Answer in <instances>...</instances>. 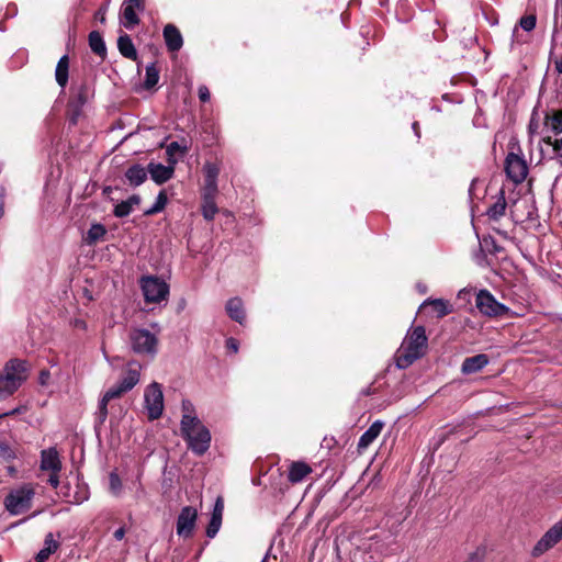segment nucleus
Instances as JSON below:
<instances>
[{
  "instance_id": "nucleus-1",
  "label": "nucleus",
  "mask_w": 562,
  "mask_h": 562,
  "mask_svg": "<svg viewBox=\"0 0 562 562\" xmlns=\"http://www.w3.org/2000/svg\"><path fill=\"white\" fill-rule=\"evenodd\" d=\"M181 436L188 448L195 454H204L211 445V432L200 418L186 417L180 422Z\"/></svg>"
},
{
  "instance_id": "nucleus-2",
  "label": "nucleus",
  "mask_w": 562,
  "mask_h": 562,
  "mask_svg": "<svg viewBox=\"0 0 562 562\" xmlns=\"http://www.w3.org/2000/svg\"><path fill=\"white\" fill-rule=\"evenodd\" d=\"M427 347V336L423 326H416L411 329L400 349L396 364L401 369L409 367L415 360L419 359Z\"/></svg>"
},
{
  "instance_id": "nucleus-3",
  "label": "nucleus",
  "mask_w": 562,
  "mask_h": 562,
  "mask_svg": "<svg viewBox=\"0 0 562 562\" xmlns=\"http://www.w3.org/2000/svg\"><path fill=\"white\" fill-rule=\"evenodd\" d=\"M27 362L20 359L9 360L0 372V400L12 395L27 380Z\"/></svg>"
},
{
  "instance_id": "nucleus-4",
  "label": "nucleus",
  "mask_w": 562,
  "mask_h": 562,
  "mask_svg": "<svg viewBox=\"0 0 562 562\" xmlns=\"http://www.w3.org/2000/svg\"><path fill=\"white\" fill-rule=\"evenodd\" d=\"M34 496V486L25 483L11 490L5 496L3 504L10 515L18 516L31 509Z\"/></svg>"
},
{
  "instance_id": "nucleus-5",
  "label": "nucleus",
  "mask_w": 562,
  "mask_h": 562,
  "mask_svg": "<svg viewBox=\"0 0 562 562\" xmlns=\"http://www.w3.org/2000/svg\"><path fill=\"white\" fill-rule=\"evenodd\" d=\"M139 284L147 303H160L169 295V285L158 277H143Z\"/></svg>"
},
{
  "instance_id": "nucleus-6",
  "label": "nucleus",
  "mask_w": 562,
  "mask_h": 562,
  "mask_svg": "<svg viewBox=\"0 0 562 562\" xmlns=\"http://www.w3.org/2000/svg\"><path fill=\"white\" fill-rule=\"evenodd\" d=\"M130 341L134 352L154 357L157 352L158 339L155 334L145 328L133 329Z\"/></svg>"
},
{
  "instance_id": "nucleus-7",
  "label": "nucleus",
  "mask_w": 562,
  "mask_h": 562,
  "mask_svg": "<svg viewBox=\"0 0 562 562\" xmlns=\"http://www.w3.org/2000/svg\"><path fill=\"white\" fill-rule=\"evenodd\" d=\"M475 306L481 314L487 317H501L509 312V307L499 303L487 290H480L476 293Z\"/></svg>"
},
{
  "instance_id": "nucleus-8",
  "label": "nucleus",
  "mask_w": 562,
  "mask_h": 562,
  "mask_svg": "<svg viewBox=\"0 0 562 562\" xmlns=\"http://www.w3.org/2000/svg\"><path fill=\"white\" fill-rule=\"evenodd\" d=\"M40 469L49 473L47 482L52 487L57 488L59 485L61 461L55 448L42 450Z\"/></svg>"
},
{
  "instance_id": "nucleus-9",
  "label": "nucleus",
  "mask_w": 562,
  "mask_h": 562,
  "mask_svg": "<svg viewBox=\"0 0 562 562\" xmlns=\"http://www.w3.org/2000/svg\"><path fill=\"white\" fill-rule=\"evenodd\" d=\"M144 400L148 418L151 420L159 418L164 411V395L160 384L154 382L148 385L145 390Z\"/></svg>"
},
{
  "instance_id": "nucleus-10",
  "label": "nucleus",
  "mask_w": 562,
  "mask_h": 562,
  "mask_svg": "<svg viewBox=\"0 0 562 562\" xmlns=\"http://www.w3.org/2000/svg\"><path fill=\"white\" fill-rule=\"evenodd\" d=\"M562 540V519L555 522L535 544L531 554L539 558Z\"/></svg>"
},
{
  "instance_id": "nucleus-11",
  "label": "nucleus",
  "mask_w": 562,
  "mask_h": 562,
  "mask_svg": "<svg viewBox=\"0 0 562 562\" xmlns=\"http://www.w3.org/2000/svg\"><path fill=\"white\" fill-rule=\"evenodd\" d=\"M505 172L514 183H521L528 175L526 160L515 153H509L505 160Z\"/></svg>"
},
{
  "instance_id": "nucleus-12",
  "label": "nucleus",
  "mask_w": 562,
  "mask_h": 562,
  "mask_svg": "<svg viewBox=\"0 0 562 562\" xmlns=\"http://www.w3.org/2000/svg\"><path fill=\"white\" fill-rule=\"evenodd\" d=\"M198 510L192 506H184L177 519V535L186 539L192 537Z\"/></svg>"
},
{
  "instance_id": "nucleus-13",
  "label": "nucleus",
  "mask_w": 562,
  "mask_h": 562,
  "mask_svg": "<svg viewBox=\"0 0 562 562\" xmlns=\"http://www.w3.org/2000/svg\"><path fill=\"white\" fill-rule=\"evenodd\" d=\"M143 10L144 3L142 0H124L122 5L121 24L127 30H133L139 23L137 11Z\"/></svg>"
},
{
  "instance_id": "nucleus-14",
  "label": "nucleus",
  "mask_w": 562,
  "mask_h": 562,
  "mask_svg": "<svg viewBox=\"0 0 562 562\" xmlns=\"http://www.w3.org/2000/svg\"><path fill=\"white\" fill-rule=\"evenodd\" d=\"M204 188L203 198H215L217 193V177L220 168L212 162H206L203 167Z\"/></svg>"
},
{
  "instance_id": "nucleus-15",
  "label": "nucleus",
  "mask_w": 562,
  "mask_h": 562,
  "mask_svg": "<svg viewBox=\"0 0 562 562\" xmlns=\"http://www.w3.org/2000/svg\"><path fill=\"white\" fill-rule=\"evenodd\" d=\"M125 391H123L122 386L120 384L113 385L110 387L102 396V398L99 402L97 416L100 420V423H103L108 417V403L111 400L121 397Z\"/></svg>"
},
{
  "instance_id": "nucleus-16",
  "label": "nucleus",
  "mask_w": 562,
  "mask_h": 562,
  "mask_svg": "<svg viewBox=\"0 0 562 562\" xmlns=\"http://www.w3.org/2000/svg\"><path fill=\"white\" fill-rule=\"evenodd\" d=\"M162 36L169 52H178L183 45V37L179 29L173 24L164 27Z\"/></svg>"
},
{
  "instance_id": "nucleus-17",
  "label": "nucleus",
  "mask_w": 562,
  "mask_h": 562,
  "mask_svg": "<svg viewBox=\"0 0 562 562\" xmlns=\"http://www.w3.org/2000/svg\"><path fill=\"white\" fill-rule=\"evenodd\" d=\"M148 172L157 184H162L172 178L175 169L172 166L150 162L148 165Z\"/></svg>"
},
{
  "instance_id": "nucleus-18",
  "label": "nucleus",
  "mask_w": 562,
  "mask_h": 562,
  "mask_svg": "<svg viewBox=\"0 0 562 562\" xmlns=\"http://www.w3.org/2000/svg\"><path fill=\"white\" fill-rule=\"evenodd\" d=\"M488 362V357L485 353L469 357L463 360L461 371L463 374L476 373L486 367Z\"/></svg>"
},
{
  "instance_id": "nucleus-19",
  "label": "nucleus",
  "mask_w": 562,
  "mask_h": 562,
  "mask_svg": "<svg viewBox=\"0 0 562 562\" xmlns=\"http://www.w3.org/2000/svg\"><path fill=\"white\" fill-rule=\"evenodd\" d=\"M384 423L375 420L360 437L358 441V450L367 449L381 434Z\"/></svg>"
},
{
  "instance_id": "nucleus-20",
  "label": "nucleus",
  "mask_w": 562,
  "mask_h": 562,
  "mask_svg": "<svg viewBox=\"0 0 562 562\" xmlns=\"http://www.w3.org/2000/svg\"><path fill=\"white\" fill-rule=\"evenodd\" d=\"M312 468L302 461H294L289 468L288 479L291 483L296 484L302 482L310 473Z\"/></svg>"
},
{
  "instance_id": "nucleus-21",
  "label": "nucleus",
  "mask_w": 562,
  "mask_h": 562,
  "mask_svg": "<svg viewBox=\"0 0 562 562\" xmlns=\"http://www.w3.org/2000/svg\"><path fill=\"white\" fill-rule=\"evenodd\" d=\"M59 546V542L54 539V535L48 532L45 536L43 549L35 555V561L46 562L49 557L58 550Z\"/></svg>"
},
{
  "instance_id": "nucleus-22",
  "label": "nucleus",
  "mask_w": 562,
  "mask_h": 562,
  "mask_svg": "<svg viewBox=\"0 0 562 562\" xmlns=\"http://www.w3.org/2000/svg\"><path fill=\"white\" fill-rule=\"evenodd\" d=\"M543 125L554 134L562 133V110L547 111L543 117Z\"/></svg>"
},
{
  "instance_id": "nucleus-23",
  "label": "nucleus",
  "mask_w": 562,
  "mask_h": 562,
  "mask_svg": "<svg viewBox=\"0 0 562 562\" xmlns=\"http://www.w3.org/2000/svg\"><path fill=\"white\" fill-rule=\"evenodd\" d=\"M507 202L505 199L504 190H499L496 201L487 209V216L490 220L498 221L505 215Z\"/></svg>"
},
{
  "instance_id": "nucleus-24",
  "label": "nucleus",
  "mask_w": 562,
  "mask_h": 562,
  "mask_svg": "<svg viewBox=\"0 0 562 562\" xmlns=\"http://www.w3.org/2000/svg\"><path fill=\"white\" fill-rule=\"evenodd\" d=\"M139 376V368L135 363H131L117 384L122 386L123 391L128 392L138 383Z\"/></svg>"
},
{
  "instance_id": "nucleus-25",
  "label": "nucleus",
  "mask_w": 562,
  "mask_h": 562,
  "mask_svg": "<svg viewBox=\"0 0 562 562\" xmlns=\"http://www.w3.org/2000/svg\"><path fill=\"white\" fill-rule=\"evenodd\" d=\"M226 312L235 322L239 324L244 323L246 315L244 311V304L239 297H233L227 301Z\"/></svg>"
},
{
  "instance_id": "nucleus-26",
  "label": "nucleus",
  "mask_w": 562,
  "mask_h": 562,
  "mask_svg": "<svg viewBox=\"0 0 562 562\" xmlns=\"http://www.w3.org/2000/svg\"><path fill=\"white\" fill-rule=\"evenodd\" d=\"M427 306L431 307L432 312L436 314L438 318L445 317L446 315L452 312L451 304L442 299H428L422 304V307Z\"/></svg>"
},
{
  "instance_id": "nucleus-27",
  "label": "nucleus",
  "mask_w": 562,
  "mask_h": 562,
  "mask_svg": "<svg viewBox=\"0 0 562 562\" xmlns=\"http://www.w3.org/2000/svg\"><path fill=\"white\" fill-rule=\"evenodd\" d=\"M117 48L122 56L131 60H136L137 52L133 44L132 38L127 34H122L117 40Z\"/></svg>"
},
{
  "instance_id": "nucleus-28",
  "label": "nucleus",
  "mask_w": 562,
  "mask_h": 562,
  "mask_svg": "<svg viewBox=\"0 0 562 562\" xmlns=\"http://www.w3.org/2000/svg\"><path fill=\"white\" fill-rule=\"evenodd\" d=\"M125 177L131 186L138 187L147 179V170L140 165H133L126 170Z\"/></svg>"
},
{
  "instance_id": "nucleus-29",
  "label": "nucleus",
  "mask_w": 562,
  "mask_h": 562,
  "mask_svg": "<svg viewBox=\"0 0 562 562\" xmlns=\"http://www.w3.org/2000/svg\"><path fill=\"white\" fill-rule=\"evenodd\" d=\"M68 69L69 58L68 55H64L59 58L55 69L56 81L61 88H65L68 82Z\"/></svg>"
},
{
  "instance_id": "nucleus-30",
  "label": "nucleus",
  "mask_w": 562,
  "mask_h": 562,
  "mask_svg": "<svg viewBox=\"0 0 562 562\" xmlns=\"http://www.w3.org/2000/svg\"><path fill=\"white\" fill-rule=\"evenodd\" d=\"M89 46L91 50L99 56H104L106 53L104 41L98 31H92L89 34Z\"/></svg>"
},
{
  "instance_id": "nucleus-31",
  "label": "nucleus",
  "mask_w": 562,
  "mask_h": 562,
  "mask_svg": "<svg viewBox=\"0 0 562 562\" xmlns=\"http://www.w3.org/2000/svg\"><path fill=\"white\" fill-rule=\"evenodd\" d=\"M106 234V229L102 224H92L86 235V241L89 245H93L101 240Z\"/></svg>"
},
{
  "instance_id": "nucleus-32",
  "label": "nucleus",
  "mask_w": 562,
  "mask_h": 562,
  "mask_svg": "<svg viewBox=\"0 0 562 562\" xmlns=\"http://www.w3.org/2000/svg\"><path fill=\"white\" fill-rule=\"evenodd\" d=\"M159 80V70L156 67V65L153 63L146 67V75H145V88L151 89L154 88Z\"/></svg>"
},
{
  "instance_id": "nucleus-33",
  "label": "nucleus",
  "mask_w": 562,
  "mask_h": 562,
  "mask_svg": "<svg viewBox=\"0 0 562 562\" xmlns=\"http://www.w3.org/2000/svg\"><path fill=\"white\" fill-rule=\"evenodd\" d=\"M215 198H203L202 214L205 220L212 221L217 213Z\"/></svg>"
},
{
  "instance_id": "nucleus-34",
  "label": "nucleus",
  "mask_w": 562,
  "mask_h": 562,
  "mask_svg": "<svg viewBox=\"0 0 562 562\" xmlns=\"http://www.w3.org/2000/svg\"><path fill=\"white\" fill-rule=\"evenodd\" d=\"M167 202H168L167 194L165 193V191H160L156 198L155 203L148 210H146L144 212V214L153 215V214L161 212L166 207Z\"/></svg>"
},
{
  "instance_id": "nucleus-35",
  "label": "nucleus",
  "mask_w": 562,
  "mask_h": 562,
  "mask_svg": "<svg viewBox=\"0 0 562 562\" xmlns=\"http://www.w3.org/2000/svg\"><path fill=\"white\" fill-rule=\"evenodd\" d=\"M222 519H223V517H221V516L211 515L210 522L206 527V536L209 538H214L217 535V532L222 526Z\"/></svg>"
},
{
  "instance_id": "nucleus-36",
  "label": "nucleus",
  "mask_w": 562,
  "mask_h": 562,
  "mask_svg": "<svg viewBox=\"0 0 562 562\" xmlns=\"http://www.w3.org/2000/svg\"><path fill=\"white\" fill-rule=\"evenodd\" d=\"M109 487L112 494L120 495L122 492V481L116 472H111L109 475Z\"/></svg>"
},
{
  "instance_id": "nucleus-37",
  "label": "nucleus",
  "mask_w": 562,
  "mask_h": 562,
  "mask_svg": "<svg viewBox=\"0 0 562 562\" xmlns=\"http://www.w3.org/2000/svg\"><path fill=\"white\" fill-rule=\"evenodd\" d=\"M542 142L549 146H552L554 157L562 158V137L552 139L551 136H546L542 138Z\"/></svg>"
},
{
  "instance_id": "nucleus-38",
  "label": "nucleus",
  "mask_w": 562,
  "mask_h": 562,
  "mask_svg": "<svg viewBox=\"0 0 562 562\" xmlns=\"http://www.w3.org/2000/svg\"><path fill=\"white\" fill-rule=\"evenodd\" d=\"M181 408H182L181 422H184L186 417L199 418L195 414V408L191 401L182 400Z\"/></svg>"
},
{
  "instance_id": "nucleus-39",
  "label": "nucleus",
  "mask_w": 562,
  "mask_h": 562,
  "mask_svg": "<svg viewBox=\"0 0 562 562\" xmlns=\"http://www.w3.org/2000/svg\"><path fill=\"white\" fill-rule=\"evenodd\" d=\"M537 18L535 14L525 15L519 20V26L526 32H530L536 27Z\"/></svg>"
},
{
  "instance_id": "nucleus-40",
  "label": "nucleus",
  "mask_w": 562,
  "mask_h": 562,
  "mask_svg": "<svg viewBox=\"0 0 562 562\" xmlns=\"http://www.w3.org/2000/svg\"><path fill=\"white\" fill-rule=\"evenodd\" d=\"M133 209L128 205V203H126V201H122L115 205L113 214L116 217H125L130 215Z\"/></svg>"
},
{
  "instance_id": "nucleus-41",
  "label": "nucleus",
  "mask_w": 562,
  "mask_h": 562,
  "mask_svg": "<svg viewBox=\"0 0 562 562\" xmlns=\"http://www.w3.org/2000/svg\"><path fill=\"white\" fill-rule=\"evenodd\" d=\"M539 127H540V121L537 117L536 111H533L532 114H531V117H530L529 125H528V133H529V135L533 136V135L538 134L539 133Z\"/></svg>"
},
{
  "instance_id": "nucleus-42",
  "label": "nucleus",
  "mask_w": 562,
  "mask_h": 562,
  "mask_svg": "<svg viewBox=\"0 0 562 562\" xmlns=\"http://www.w3.org/2000/svg\"><path fill=\"white\" fill-rule=\"evenodd\" d=\"M223 512H224L223 498L222 497H217V499H216V502L214 504V508H213L212 515L223 517Z\"/></svg>"
},
{
  "instance_id": "nucleus-43",
  "label": "nucleus",
  "mask_w": 562,
  "mask_h": 562,
  "mask_svg": "<svg viewBox=\"0 0 562 562\" xmlns=\"http://www.w3.org/2000/svg\"><path fill=\"white\" fill-rule=\"evenodd\" d=\"M198 93H199V99L202 102L210 101L211 94H210L209 88L206 86H203V85L200 86L199 90H198Z\"/></svg>"
},
{
  "instance_id": "nucleus-44",
  "label": "nucleus",
  "mask_w": 562,
  "mask_h": 562,
  "mask_svg": "<svg viewBox=\"0 0 562 562\" xmlns=\"http://www.w3.org/2000/svg\"><path fill=\"white\" fill-rule=\"evenodd\" d=\"M108 10V3L103 4L97 12L95 19H98L101 23H105V14Z\"/></svg>"
},
{
  "instance_id": "nucleus-45",
  "label": "nucleus",
  "mask_w": 562,
  "mask_h": 562,
  "mask_svg": "<svg viewBox=\"0 0 562 562\" xmlns=\"http://www.w3.org/2000/svg\"><path fill=\"white\" fill-rule=\"evenodd\" d=\"M226 347L228 350L233 351L234 353H236L238 351V347H239V344H238V340L235 339V338H228L226 340Z\"/></svg>"
},
{
  "instance_id": "nucleus-46",
  "label": "nucleus",
  "mask_w": 562,
  "mask_h": 562,
  "mask_svg": "<svg viewBox=\"0 0 562 562\" xmlns=\"http://www.w3.org/2000/svg\"><path fill=\"white\" fill-rule=\"evenodd\" d=\"M10 458V448L5 443L0 442V462Z\"/></svg>"
},
{
  "instance_id": "nucleus-47",
  "label": "nucleus",
  "mask_w": 562,
  "mask_h": 562,
  "mask_svg": "<svg viewBox=\"0 0 562 562\" xmlns=\"http://www.w3.org/2000/svg\"><path fill=\"white\" fill-rule=\"evenodd\" d=\"M126 203H128V205L133 209L134 205H138L140 203V198L139 195L137 194H133L132 196H130L127 200H125Z\"/></svg>"
},
{
  "instance_id": "nucleus-48",
  "label": "nucleus",
  "mask_w": 562,
  "mask_h": 562,
  "mask_svg": "<svg viewBox=\"0 0 562 562\" xmlns=\"http://www.w3.org/2000/svg\"><path fill=\"white\" fill-rule=\"evenodd\" d=\"M464 562H482V554L475 551L471 553Z\"/></svg>"
},
{
  "instance_id": "nucleus-49",
  "label": "nucleus",
  "mask_w": 562,
  "mask_h": 562,
  "mask_svg": "<svg viewBox=\"0 0 562 562\" xmlns=\"http://www.w3.org/2000/svg\"><path fill=\"white\" fill-rule=\"evenodd\" d=\"M180 149H181V147H180L179 143H177V142H172V143H170V144H169V146L167 147V153H168V154H172L173 151H176V150H180Z\"/></svg>"
},
{
  "instance_id": "nucleus-50",
  "label": "nucleus",
  "mask_w": 562,
  "mask_h": 562,
  "mask_svg": "<svg viewBox=\"0 0 562 562\" xmlns=\"http://www.w3.org/2000/svg\"><path fill=\"white\" fill-rule=\"evenodd\" d=\"M49 376H50V374L48 371H46V370L41 371V374H40L41 384H46V381L49 379Z\"/></svg>"
},
{
  "instance_id": "nucleus-51",
  "label": "nucleus",
  "mask_w": 562,
  "mask_h": 562,
  "mask_svg": "<svg viewBox=\"0 0 562 562\" xmlns=\"http://www.w3.org/2000/svg\"><path fill=\"white\" fill-rule=\"evenodd\" d=\"M124 536H125V529L123 527H121L114 531V538L116 540H122L124 538Z\"/></svg>"
},
{
  "instance_id": "nucleus-52",
  "label": "nucleus",
  "mask_w": 562,
  "mask_h": 562,
  "mask_svg": "<svg viewBox=\"0 0 562 562\" xmlns=\"http://www.w3.org/2000/svg\"><path fill=\"white\" fill-rule=\"evenodd\" d=\"M555 69L559 74H562V56L555 60Z\"/></svg>"
},
{
  "instance_id": "nucleus-53",
  "label": "nucleus",
  "mask_w": 562,
  "mask_h": 562,
  "mask_svg": "<svg viewBox=\"0 0 562 562\" xmlns=\"http://www.w3.org/2000/svg\"><path fill=\"white\" fill-rule=\"evenodd\" d=\"M78 101L80 102V104H83L86 102V98L83 95V91H80L79 94H78Z\"/></svg>"
},
{
  "instance_id": "nucleus-54",
  "label": "nucleus",
  "mask_w": 562,
  "mask_h": 562,
  "mask_svg": "<svg viewBox=\"0 0 562 562\" xmlns=\"http://www.w3.org/2000/svg\"><path fill=\"white\" fill-rule=\"evenodd\" d=\"M7 469H8V473H9L11 476H14V474H15V472H16L15 468L10 465V467H8Z\"/></svg>"
},
{
  "instance_id": "nucleus-55",
  "label": "nucleus",
  "mask_w": 562,
  "mask_h": 562,
  "mask_svg": "<svg viewBox=\"0 0 562 562\" xmlns=\"http://www.w3.org/2000/svg\"><path fill=\"white\" fill-rule=\"evenodd\" d=\"M559 10H560V15H561V29H562V0H560V2H559Z\"/></svg>"
},
{
  "instance_id": "nucleus-56",
  "label": "nucleus",
  "mask_w": 562,
  "mask_h": 562,
  "mask_svg": "<svg viewBox=\"0 0 562 562\" xmlns=\"http://www.w3.org/2000/svg\"><path fill=\"white\" fill-rule=\"evenodd\" d=\"M18 411H19V409H16V408H15V409H13V411H11V412H9V413H5L4 415H5V416H8V415H13V414H16V413H18Z\"/></svg>"
},
{
  "instance_id": "nucleus-57",
  "label": "nucleus",
  "mask_w": 562,
  "mask_h": 562,
  "mask_svg": "<svg viewBox=\"0 0 562 562\" xmlns=\"http://www.w3.org/2000/svg\"><path fill=\"white\" fill-rule=\"evenodd\" d=\"M2 215H3V206H2V204L0 203V218L2 217Z\"/></svg>"
},
{
  "instance_id": "nucleus-58",
  "label": "nucleus",
  "mask_w": 562,
  "mask_h": 562,
  "mask_svg": "<svg viewBox=\"0 0 562 562\" xmlns=\"http://www.w3.org/2000/svg\"><path fill=\"white\" fill-rule=\"evenodd\" d=\"M413 128L417 130V123L416 122L413 124Z\"/></svg>"
},
{
  "instance_id": "nucleus-59",
  "label": "nucleus",
  "mask_w": 562,
  "mask_h": 562,
  "mask_svg": "<svg viewBox=\"0 0 562 562\" xmlns=\"http://www.w3.org/2000/svg\"><path fill=\"white\" fill-rule=\"evenodd\" d=\"M261 562H266V558Z\"/></svg>"
}]
</instances>
